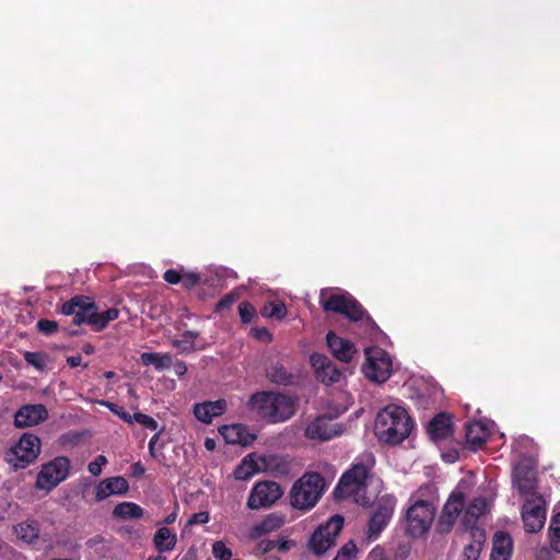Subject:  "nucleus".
<instances>
[{
  "instance_id": "obj_1",
  "label": "nucleus",
  "mask_w": 560,
  "mask_h": 560,
  "mask_svg": "<svg viewBox=\"0 0 560 560\" xmlns=\"http://www.w3.org/2000/svg\"><path fill=\"white\" fill-rule=\"evenodd\" d=\"M413 429V421L407 410L395 404L382 408L374 423V432L380 442L398 445Z\"/></svg>"
},
{
  "instance_id": "obj_2",
  "label": "nucleus",
  "mask_w": 560,
  "mask_h": 560,
  "mask_svg": "<svg viewBox=\"0 0 560 560\" xmlns=\"http://www.w3.org/2000/svg\"><path fill=\"white\" fill-rule=\"evenodd\" d=\"M247 407L258 418L268 423H281L292 418L296 411L295 400L281 393L256 392L250 395Z\"/></svg>"
},
{
  "instance_id": "obj_3",
  "label": "nucleus",
  "mask_w": 560,
  "mask_h": 560,
  "mask_svg": "<svg viewBox=\"0 0 560 560\" xmlns=\"http://www.w3.org/2000/svg\"><path fill=\"white\" fill-rule=\"evenodd\" d=\"M535 452L536 444L527 436V533L541 530L547 517V502L544 495L537 492L538 460Z\"/></svg>"
},
{
  "instance_id": "obj_4",
  "label": "nucleus",
  "mask_w": 560,
  "mask_h": 560,
  "mask_svg": "<svg viewBox=\"0 0 560 560\" xmlns=\"http://www.w3.org/2000/svg\"><path fill=\"white\" fill-rule=\"evenodd\" d=\"M61 313L67 316L72 315L74 325L80 326L85 323L94 331H102L110 322L118 318L119 315V311L116 307L100 312L95 302L85 295H75L66 301L61 306Z\"/></svg>"
},
{
  "instance_id": "obj_5",
  "label": "nucleus",
  "mask_w": 560,
  "mask_h": 560,
  "mask_svg": "<svg viewBox=\"0 0 560 560\" xmlns=\"http://www.w3.org/2000/svg\"><path fill=\"white\" fill-rule=\"evenodd\" d=\"M319 302L326 312L341 314L351 322H362L371 330L377 328L376 323L365 308L348 292L322 290Z\"/></svg>"
},
{
  "instance_id": "obj_6",
  "label": "nucleus",
  "mask_w": 560,
  "mask_h": 560,
  "mask_svg": "<svg viewBox=\"0 0 560 560\" xmlns=\"http://www.w3.org/2000/svg\"><path fill=\"white\" fill-rule=\"evenodd\" d=\"M325 489L324 477L319 472L307 471L293 483L290 502L294 509L308 511L316 505Z\"/></svg>"
},
{
  "instance_id": "obj_7",
  "label": "nucleus",
  "mask_w": 560,
  "mask_h": 560,
  "mask_svg": "<svg viewBox=\"0 0 560 560\" xmlns=\"http://www.w3.org/2000/svg\"><path fill=\"white\" fill-rule=\"evenodd\" d=\"M436 508L433 503L415 501L406 512V530L409 536L417 538L425 535L435 517Z\"/></svg>"
},
{
  "instance_id": "obj_8",
  "label": "nucleus",
  "mask_w": 560,
  "mask_h": 560,
  "mask_svg": "<svg viewBox=\"0 0 560 560\" xmlns=\"http://www.w3.org/2000/svg\"><path fill=\"white\" fill-rule=\"evenodd\" d=\"M345 520L340 514L332 515L325 524H320L308 540V548L315 556H322L336 544L343 528Z\"/></svg>"
},
{
  "instance_id": "obj_9",
  "label": "nucleus",
  "mask_w": 560,
  "mask_h": 560,
  "mask_svg": "<svg viewBox=\"0 0 560 560\" xmlns=\"http://www.w3.org/2000/svg\"><path fill=\"white\" fill-rule=\"evenodd\" d=\"M40 447V439L36 434L24 433L7 453V460L15 469L26 468L37 459Z\"/></svg>"
},
{
  "instance_id": "obj_10",
  "label": "nucleus",
  "mask_w": 560,
  "mask_h": 560,
  "mask_svg": "<svg viewBox=\"0 0 560 560\" xmlns=\"http://www.w3.org/2000/svg\"><path fill=\"white\" fill-rule=\"evenodd\" d=\"M369 474L370 468L366 465L362 463L353 464L350 469L342 474L334 489L336 499L343 500L358 495L365 488Z\"/></svg>"
},
{
  "instance_id": "obj_11",
  "label": "nucleus",
  "mask_w": 560,
  "mask_h": 560,
  "mask_svg": "<svg viewBox=\"0 0 560 560\" xmlns=\"http://www.w3.org/2000/svg\"><path fill=\"white\" fill-rule=\"evenodd\" d=\"M366 363L362 371L366 378L375 383L386 382L393 373V363L388 353L381 348L366 350Z\"/></svg>"
},
{
  "instance_id": "obj_12",
  "label": "nucleus",
  "mask_w": 560,
  "mask_h": 560,
  "mask_svg": "<svg viewBox=\"0 0 560 560\" xmlns=\"http://www.w3.org/2000/svg\"><path fill=\"white\" fill-rule=\"evenodd\" d=\"M396 502V498L392 494L382 495L376 500L374 510L368 524L369 539H376L388 525L390 518L393 517Z\"/></svg>"
},
{
  "instance_id": "obj_13",
  "label": "nucleus",
  "mask_w": 560,
  "mask_h": 560,
  "mask_svg": "<svg viewBox=\"0 0 560 560\" xmlns=\"http://www.w3.org/2000/svg\"><path fill=\"white\" fill-rule=\"evenodd\" d=\"M70 460L65 456H58L51 462L44 464L36 478V486L39 489L51 490L69 475Z\"/></svg>"
},
{
  "instance_id": "obj_14",
  "label": "nucleus",
  "mask_w": 560,
  "mask_h": 560,
  "mask_svg": "<svg viewBox=\"0 0 560 560\" xmlns=\"http://www.w3.org/2000/svg\"><path fill=\"white\" fill-rule=\"evenodd\" d=\"M342 432L343 425L341 423L335 422L331 417L323 415L316 417L306 425L304 435L311 441L327 442L341 435Z\"/></svg>"
},
{
  "instance_id": "obj_15",
  "label": "nucleus",
  "mask_w": 560,
  "mask_h": 560,
  "mask_svg": "<svg viewBox=\"0 0 560 560\" xmlns=\"http://www.w3.org/2000/svg\"><path fill=\"white\" fill-rule=\"evenodd\" d=\"M282 495L281 487L275 481L257 482L247 499V506L250 510L270 508Z\"/></svg>"
},
{
  "instance_id": "obj_16",
  "label": "nucleus",
  "mask_w": 560,
  "mask_h": 560,
  "mask_svg": "<svg viewBox=\"0 0 560 560\" xmlns=\"http://www.w3.org/2000/svg\"><path fill=\"white\" fill-rule=\"evenodd\" d=\"M465 501L466 497L460 491H453L450 494L438 518L436 530L440 534H447L452 530L459 514L464 510Z\"/></svg>"
},
{
  "instance_id": "obj_17",
  "label": "nucleus",
  "mask_w": 560,
  "mask_h": 560,
  "mask_svg": "<svg viewBox=\"0 0 560 560\" xmlns=\"http://www.w3.org/2000/svg\"><path fill=\"white\" fill-rule=\"evenodd\" d=\"M312 368L315 371L316 378L324 384H334L339 382L341 371L325 354L313 353L310 358Z\"/></svg>"
},
{
  "instance_id": "obj_18",
  "label": "nucleus",
  "mask_w": 560,
  "mask_h": 560,
  "mask_svg": "<svg viewBox=\"0 0 560 560\" xmlns=\"http://www.w3.org/2000/svg\"><path fill=\"white\" fill-rule=\"evenodd\" d=\"M48 418L47 408L42 405H24L14 415V424L16 428H27L37 425Z\"/></svg>"
},
{
  "instance_id": "obj_19",
  "label": "nucleus",
  "mask_w": 560,
  "mask_h": 560,
  "mask_svg": "<svg viewBox=\"0 0 560 560\" xmlns=\"http://www.w3.org/2000/svg\"><path fill=\"white\" fill-rule=\"evenodd\" d=\"M219 433L228 444H238L242 446L252 445L257 435L249 431L248 427L242 423L224 424L219 428Z\"/></svg>"
},
{
  "instance_id": "obj_20",
  "label": "nucleus",
  "mask_w": 560,
  "mask_h": 560,
  "mask_svg": "<svg viewBox=\"0 0 560 560\" xmlns=\"http://www.w3.org/2000/svg\"><path fill=\"white\" fill-rule=\"evenodd\" d=\"M326 341L332 355L341 362H351L353 355L357 353L355 346L352 341L338 336L331 330L328 331Z\"/></svg>"
},
{
  "instance_id": "obj_21",
  "label": "nucleus",
  "mask_w": 560,
  "mask_h": 560,
  "mask_svg": "<svg viewBox=\"0 0 560 560\" xmlns=\"http://www.w3.org/2000/svg\"><path fill=\"white\" fill-rule=\"evenodd\" d=\"M258 457L260 471H266L275 477H285L291 472V460L282 455L266 454Z\"/></svg>"
},
{
  "instance_id": "obj_22",
  "label": "nucleus",
  "mask_w": 560,
  "mask_h": 560,
  "mask_svg": "<svg viewBox=\"0 0 560 560\" xmlns=\"http://www.w3.org/2000/svg\"><path fill=\"white\" fill-rule=\"evenodd\" d=\"M129 490L128 481L121 477H110L98 482L95 489V500L103 501L114 494H125Z\"/></svg>"
},
{
  "instance_id": "obj_23",
  "label": "nucleus",
  "mask_w": 560,
  "mask_h": 560,
  "mask_svg": "<svg viewBox=\"0 0 560 560\" xmlns=\"http://www.w3.org/2000/svg\"><path fill=\"white\" fill-rule=\"evenodd\" d=\"M226 407L228 404L224 399L203 401L194 406V415L199 421L209 424L214 417L223 415Z\"/></svg>"
},
{
  "instance_id": "obj_24",
  "label": "nucleus",
  "mask_w": 560,
  "mask_h": 560,
  "mask_svg": "<svg viewBox=\"0 0 560 560\" xmlns=\"http://www.w3.org/2000/svg\"><path fill=\"white\" fill-rule=\"evenodd\" d=\"M452 416L440 412L428 424V433L433 441L445 440L453 433Z\"/></svg>"
},
{
  "instance_id": "obj_25",
  "label": "nucleus",
  "mask_w": 560,
  "mask_h": 560,
  "mask_svg": "<svg viewBox=\"0 0 560 560\" xmlns=\"http://www.w3.org/2000/svg\"><path fill=\"white\" fill-rule=\"evenodd\" d=\"M489 436L487 428L479 421L467 422L465 432V447L477 451L481 448Z\"/></svg>"
},
{
  "instance_id": "obj_26",
  "label": "nucleus",
  "mask_w": 560,
  "mask_h": 560,
  "mask_svg": "<svg viewBox=\"0 0 560 560\" xmlns=\"http://www.w3.org/2000/svg\"><path fill=\"white\" fill-rule=\"evenodd\" d=\"M266 376L271 383L282 386L292 385L296 380L283 360L271 362L266 370Z\"/></svg>"
},
{
  "instance_id": "obj_27",
  "label": "nucleus",
  "mask_w": 560,
  "mask_h": 560,
  "mask_svg": "<svg viewBox=\"0 0 560 560\" xmlns=\"http://www.w3.org/2000/svg\"><path fill=\"white\" fill-rule=\"evenodd\" d=\"M487 511V500L482 497L474 498L465 509L463 525L466 529H475L478 518Z\"/></svg>"
},
{
  "instance_id": "obj_28",
  "label": "nucleus",
  "mask_w": 560,
  "mask_h": 560,
  "mask_svg": "<svg viewBox=\"0 0 560 560\" xmlns=\"http://www.w3.org/2000/svg\"><path fill=\"white\" fill-rule=\"evenodd\" d=\"M259 463L258 457H256V454H249L246 455L240 465L234 469L233 476L236 480H248L250 479L256 472H259Z\"/></svg>"
},
{
  "instance_id": "obj_29",
  "label": "nucleus",
  "mask_w": 560,
  "mask_h": 560,
  "mask_svg": "<svg viewBox=\"0 0 560 560\" xmlns=\"http://www.w3.org/2000/svg\"><path fill=\"white\" fill-rule=\"evenodd\" d=\"M19 539L28 545L35 544L39 538V524L37 521H25L14 526Z\"/></svg>"
},
{
  "instance_id": "obj_30",
  "label": "nucleus",
  "mask_w": 560,
  "mask_h": 560,
  "mask_svg": "<svg viewBox=\"0 0 560 560\" xmlns=\"http://www.w3.org/2000/svg\"><path fill=\"white\" fill-rule=\"evenodd\" d=\"M177 542L176 534L167 527H160L153 536V545L160 553L171 551Z\"/></svg>"
},
{
  "instance_id": "obj_31",
  "label": "nucleus",
  "mask_w": 560,
  "mask_h": 560,
  "mask_svg": "<svg viewBox=\"0 0 560 560\" xmlns=\"http://www.w3.org/2000/svg\"><path fill=\"white\" fill-rule=\"evenodd\" d=\"M142 515L143 509L133 502H120L113 510V516L117 520H138Z\"/></svg>"
},
{
  "instance_id": "obj_32",
  "label": "nucleus",
  "mask_w": 560,
  "mask_h": 560,
  "mask_svg": "<svg viewBox=\"0 0 560 560\" xmlns=\"http://www.w3.org/2000/svg\"><path fill=\"white\" fill-rule=\"evenodd\" d=\"M199 336V331L186 330L182 334V339H174L172 341V346L176 348L179 353H191L197 349L195 341Z\"/></svg>"
},
{
  "instance_id": "obj_33",
  "label": "nucleus",
  "mask_w": 560,
  "mask_h": 560,
  "mask_svg": "<svg viewBox=\"0 0 560 560\" xmlns=\"http://www.w3.org/2000/svg\"><path fill=\"white\" fill-rule=\"evenodd\" d=\"M513 541L511 536L505 532H497L493 536L492 552L510 553L512 556Z\"/></svg>"
},
{
  "instance_id": "obj_34",
  "label": "nucleus",
  "mask_w": 560,
  "mask_h": 560,
  "mask_svg": "<svg viewBox=\"0 0 560 560\" xmlns=\"http://www.w3.org/2000/svg\"><path fill=\"white\" fill-rule=\"evenodd\" d=\"M411 501L422 500L424 503H433L438 500V488L433 482H427L411 495Z\"/></svg>"
},
{
  "instance_id": "obj_35",
  "label": "nucleus",
  "mask_w": 560,
  "mask_h": 560,
  "mask_svg": "<svg viewBox=\"0 0 560 560\" xmlns=\"http://www.w3.org/2000/svg\"><path fill=\"white\" fill-rule=\"evenodd\" d=\"M260 313L261 316L266 318L275 317L277 319H282L287 315V307L281 302H268L262 306Z\"/></svg>"
},
{
  "instance_id": "obj_36",
  "label": "nucleus",
  "mask_w": 560,
  "mask_h": 560,
  "mask_svg": "<svg viewBox=\"0 0 560 560\" xmlns=\"http://www.w3.org/2000/svg\"><path fill=\"white\" fill-rule=\"evenodd\" d=\"M283 521L276 514L267 515L255 528L259 534H268L281 527Z\"/></svg>"
},
{
  "instance_id": "obj_37",
  "label": "nucleus",
  "mask_w": 560,
  "mask_h": 560,
  "mask_svg": "<svg viewBox=\"0 0 560 560\" xmlns=\"http://www.w3.org/2000/svg\"><path fill=\"white\" fill-rule=\"evenodd\" d=\"M512 482L518 494L525 498V466L522 462L513 466Z\"/></svg>"
},
{
  "instance_id": "obj_38",
  "label": "nucleus",
  "mask_w": 560,
  "mask_h": 560,
  "mask_svg": "<svg viewBox=\"0 0 560 560\" xmlns=\"http://www.w3.org/2000/svg\"><path fill=\"white\" fill-rule=\"evenodd\" d=\"M549 532L551 549L560 552V512L552 516Z\"/></svg>"
},
{
  "instance_id": "obj_39",
  "label": "nucleus",
  "mask_w": 560,
  "mask_h": 560,
  "mask_svg": "<svg viewBox=\"0 0 560 560\" xmlns=\"http://www.w3.org/2000/svg\"><path fill=\"white\" fill-rule=\"evenodd\" d=\"M23 358L28 365L34 366L38 371H44L47 365V354L44 352L25 351Z\"/></svg>"
},
{
  "instance_id": "obj_40",
  "label": "nucleus",
  "mask_w": 560,
  "mask_h": 560,
  "mask_svg": "<svg viewBox=\"0 0 560 560\" xmlns=\"http://www.w3.org/2000/svg\"><path fill=\"white\" fill-rule=\"evenodd\" d=\"M238 314L243 324H249L256 315V310L250 302L243 301L238 304Z\"/></svg>"
},
{
  "instance_id": "obj_41",
  "label": "nucleus",
  "mask_w": 560,
  "mask_h": 560,
  "mask_svg": "<svg viewBox=\"0 0 560 560\" xmlns=\"http://www.w3.org/2000/svg\"><path fill=\"white\" fill-rule=\"evenodd\" d=\"M357 545L350 540L345 544L335 557L336 560H353L357 556Z\"/></svg>"
},
{
  "instance_id": "obj_42",
  "label": "nucleus",
  "mask_w": 560,
  "mask_h": 560,
  "mask_svg": "<svg viewBox=\"0 0 560 560\" xmlns=\"http://www.w3.org/2000/svg\"><path fill=\"white\" fill-rule=\"evenodd\" d=\"M36 327L43 335L51 336L58 331L59 325L56 320L42 318L37 322Z\"/></svg>"
},
{
  "instance_id": "obj_43",
  "label": "nucleus",
  "mask_w": 560,
  "mask_h": 560,
  "mask_svg": "<svg viewBox=\"0 0 560 560\" xmlns=\"http://www.w3.org/2000/svg\"><path fill=\"white\" fill-rule=\"evenodd\" d=\"M237 298H238V294L235 292H230V293L225 294L215 304L214 312L222 313L225 310H229L236 302Z\"/></svg>"
},
{
  "instance_id": "obj_44",
  "label": "nucleus",
  "mask_w": 560,
  "mask_h": 560,
  "mask_svg": "<svg viewBox=\"0 0 560 560\" xmlns=\"http://www.w3.org/2000/svg\"><path fill=\"white\" fill-rule=\"evenodd\" d=\"M132 418H133V422H138L141 425H143L144 428L150 429L152 431H155L159 428L158 421L145 413L135 412L132 415Z\"/></svg>"
},
{
  "instance_id": "obj_45",
  "label": "nucleus",
  "mask_w": 560,
  "mask_h": 560,
  "mask_svg": "<svg viewBox=\"0 0 560 560\" xmlns=\"http://www.w3.org/2000/svg\"><path fill=\"white\" fill-rule=\"evenodd\" d=\"M212 553L218 560H231L232 551L223 541H215L212 545Z\"/></svg>"
},
{
  "instance_id": "obj_46",
  "label": "nucleus",
  "mask_w": 560,
  "mask_h": 560,
  "mask_svg": "<svg viewBox=\"0 0 560 560\" xmlns=\"http://www.w3.org/2000/svg\"><path fill=\"white\" fill-rule=\"evenodd\" d=\"M201 282V277L198 272L187 271L183 272L182 284L185 289L190 290Z\"/></svg>"
},
{
  "instance_id": "obj_47",
  "label": "nucleus",
  "mask_w": 560,
  "mask_h": 560,
  "mask_svg": "<svg viewBox=\"0 0 560 560\" xmlns=\"http://www.w3.org/2000/svg\"><path fill=\"white\" fill-rule=\"evenodd\" d=\"M481 552V541H475L464 548L463 558L464 560H478Z\"/></svg>"
},
{
  "instance_id": "obj_48",
  "label": "nucleus",
  "mask_w": 560,
  "mask_h": 560,
  "mask_svg": "<svg viewBox=\"0 0 560 560\" xmlns=\"http://www.w3.org/2000/svg\"><path fill=\"white\" fill-rule=\"evenodd\" d=\"M105 406L108 407V409L115 413L116 416H118L120 419H122L124 421L128 422V423H132L133 422V418H132V415H130L124 407H120L116 404H113V402H104Z\"/></svg>"
},
{
  "instance_id": "obj_49",
  "label": "nucleus",
  "mask_w": 560,
  "mask_h": 560,
  "mask_svg": "<svg viewBox=\"0 0 560 560\" xmlns=\"http://www.w3.org/2000/svg\"><path fill=\"white\" fill-rule=\"evenodd\" d=\"M173 357L171 353H156V359L154 363V368L158 371H164L172 366Z\"/></svg>"
},
{
  "instance_id": "obj_50",
  "label": "nucleus",
  "mask_w": 560,
  "mask_h": 560,
  "mask_svg": "<svg viewBox=\"0 0 560 560\" xmlns=\"http://www.w3.org/2000/svg\"><path fill=\"white\" fill-rule=\"evenodd\" d=\"M210 520V515H209V512L207 511H201V512H198V513H194L188 522H187V525L188 526H192V525H196V524H207Z\"/></svg>"
},
{
  "instance_id": "obj_51",
  "label": "nucleus",
  "mask_w": 560,
  "mask_h": 560,
  "mask_svg": "<svg viewBox=\"0 0 560 560\" xmlns=\"http://www.w3.org/2000/svg\"><path fill=\"white\" fill-rule=\"evenodd\" d=\"M163 279L170 284H178L182 282L183 273L176 269H168L164 272Z\"/></svg>"
},
{
  "instance_id": "obj_52",
  "label": "nucleus",
  "mask_w": 560,
  "mask_h": 560,
  "mask_svg": "<svg viewBox=\"0 0 560 560\" xmlns=\"http://www.w3.org/2000/svg\"><path fill=\"white\" fill-rule=\"evenodd\" d=\"M552 549L541 547L536 550L535 560H553Z\"/></svg>"
},
{
  "instance_id": "obj_53",
  "label": "nucleus",
  "mask_w": 560,
  "mask_h": 560,
  "mask_svg": "<svg viewBox=\"0 0 560 560\" xmlns=\"http://www.w3.org/2000/svg\"><path fill=\"white\" fill-rule=\"evenodd\" d=\"M160 433L161 432H158L155 433L149 441V453L150 455L153 457V458H158V450H156V444H158V441L160 439Z\"/></svg>"
},
{
  "instance_id": "obj_54",
  "label": "nucleus",
  "mask_w": 560,
  "mask_h": 560,
  "mask_svg": "<svg viewBox=\"0 0 560 560\" xmlns=\"http://www.w3.org/2000/svg\"><path fill=\"white\" fill-rule=\"evenodd\" d=\"M172 366L178 377H183L187 373V365L184 361L176 360L173 362Z\"/></svg>"
},
{
  "instance_id": "obj_55",
  "label": "nucleus",
  "mask_w": 560,
  "mask_h": 560,
  "mask_svg": "<svg viewBox=\"0 0 560 560\" xmlns=\"http://www.w3.org/2000/svg\"><path fill=\"white\" fill-rule=\"evenodd\" d=\"M156 352H143L140 355V361L143 365H153L155 363Z\"/></svg>"
},
{
  "instance_id": "obj_56",
  "label": "nucleus",
  "mask_w": 560,
  "mask_h": 560,
  "mask_svg": "<svg viewBox=\"0 0 560 560\" xmlns=\"http://www.w3.org/2000/svg\"><path fill=\"white\" fill-rule=\"evenodd\" d=\"M130 468H131V476L132 477L140 478L145 472V468H144V466L140 462L133 463Z\"/></svg>"
},
{
  "instance_id": "obj_57",
  "label": "nucleus",
  "mask_w": 560,
  "mask_h": 560,
  "mask_svg": "<svg viewBox=\"0 0 560 560\" xmlns=\"http://www.w3.org/2000/svg\"><path fill=\"white\" fill-rule=\"evenodd\" d=\"M254 337L257 338V339H267V340L271 339L270 332L265 327L255 328L254 329Z\"/></svg>"
},
{
  "instance_id": "obj_58",
  "label": "nucleus",
  "mask_w": 560,
  "mask_h": 560,
  "mask_svg": "<svg viewBox=\"0 0 560 560\" xmlns=\"http://www.w3.org/2000/svg\"><path fill=\"white\" fill-rule=\"evenodd\" d=\"M293 546H294V541H293V540H290V539L279 541V542L276 545L277 549H278L280 552H287V551H289Z\"/></svg>"
},
{
  "instance_id": "obj_59",
  "label": "nucleus",
  "mask_w": 560,
  "mask_h": 560,
  "mask_svg": "<svg viewBox=\"0 0 560 560\" xmlns=\"http://www.w3.org/2000/svg\"><path fill=\"white\" fill-rule=\"evenodd\" d=\"M88 469H89V472L95 477L101 475V472H102V467L100 466L98 463H96L94 460L89 464Z\"/></svg>"
},
{
  "instance_id": "obj_60",
  "label": "nucleus",
  "mask_w": 560,
  "mask_h": 560,
  "mask_svg": "<svg viewBox=\"0 0 560 560\" xmlns=\"http://www.w3.org/2000/svg\"><path fill=\"white\" fill-rule=\"evenodd\" d=\"M81 363H82V357L80 354L67 358V364L70 368H77V366L81 365Z\"/></svg>"
},
{
  "instance_id": "obj_61",
  "label": "nucleus",
  "mask_w": 560,
  "mask_h": 560,
  "mask_svg": "<svg viewBox=\"0 0 560 560\" xmlns=\"http://www.w3.org/2000/svg\"><path fill=\"white\" fill-rule=\"evenodd\" d=\"M276 541L273 540H261L259 546L262 550V552H268L270 551L271 549L276 548Z\"/></svg>"
},
{
  "instance_id": "obj_62",
  "label": "nucleus",
  "mask_w": 560,
  "mask_h": 560,
  "mask_svg": "<svg viewBox=\"0 0 560 560\" xmlns=\"http://www.w3.org/2000/svg\"><path fill=\"white\" fill-rule=\"evenodd\" d=\"M490 560H511L510 553H495L491 551Z\"/></svg>"
},
{
  "instance_id": "obj_63",
  "label": "nucleus",
  "mask_w": 560,
  "mask_h": 560,
  "mask_svg": "<svg viewBox=\"0 0 560 560\" xmlns=\"http://www.w3.org/2000/svg\"><path fill=\"white\" fill-rule=\"evenodd\" d=\"M176 517H177V513L176 512H172L171 514H168L164 520H163V524L165 525H171L173 524L175 521H176Z\"/></svg>"
},
{
  "instance_id": "obj_64",
  "label": "nucleus",
  "mask_w": 560,
  "mask_h": 560,
  "mask_svg": "<svg viewBox=\"0 0 560 560\" xmlns=\"http://www.w3.org/2000/svg\"><path fill=\"white\" fill-rule=\"evenodd\" d=\"M205 447L208 451H213L215 448V441L213 439H206L205 441Z\"/></svg>"
}]
</instances>
